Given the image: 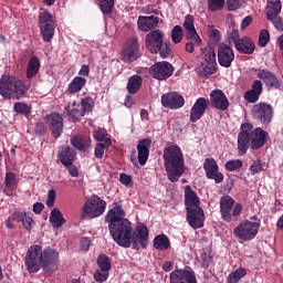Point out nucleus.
Returning <instances> with one entry per match:
<instances>
[{"mask_svg":"<svg viewBox=\"0 0 283 283\" xmlns=\"http://www.w3.org/2000/svg\"><path fill=\"white\" fill-rule=\"evenodd\" d=\"M185 205L186 209H193L200 207V197L193 191L191 186L185 187Z\"/></svg>","mask_w":283,"mask_h":283,"instance_id":"30","label":"nucleus"},{"mask_svg":"<svg viewBox=\"0 0 283 283\" xmlns=\"http://www.w3.org/2000/svg\"><path fill=\"white\" fill-rule=\"evenodd\" d=\"M146 48L151 54H160L161 59H167L171 52L169 42H165V33L160 30H153L146 35Z\"/></svg>","mask_w":283,"mask_h":283,"instance_id":"4","label":"nucleus"},{"mask_svg":"<svg viewBox=\"0 0 283 283\" xmlns=\"http://www.w3.org/2000/svg\"><path fill=\"white\" fill-rule=\"evenodd\" d=\"M234 48L239 54H253L255 52V42L250 36L237 40Z\"/></svg>","mask_w":283,"mask_h":283,"instance_id":"28","label":"nucleus"},{"mask_svg":"<svg viewBox=\"0 0 283 283\" xmlns=\"http://www.w3.org/2000/svg\"><path fill=\"white\" fill-rule=\"evenodd\" d=\"M13 109L17 112V114H22L23 116H30L32 113V108L28 106V104L21 102H17Z\"/></svg>","mask_w":283,"mask_h":283,"instance_id":"46","label":"nucleus"},{"mask_svg":"<svg viewBox=\"0 0 283 283\" xmlns=\"http://www.w3.org/2000/svg\"><path fill=\"white\" fill-rule=\"evenodd\" d=\"M71 145L78 151H87L92 147V139L85 136H74L71 138Z\"/></svg>","mask_w":283,"mask_h":283,"instance_id":"32","label":"nucleus"},{"mask_svg":"<svg viewBox=\"0 0 283 283\" xmlns=\"http://www.w3.org/2000/svg\"><path fill=\"white\" fill-rule=\"evenodd\" d=\"M250 171L252 176H255L256 174H260L264 171V164L262 160H255L251 166H250Z\"/></svg>","mask_w":283,"mask_h":283,"instance_id":"57","label":"nucleus"},{"mask_svg":"<svg viewBox=\"0 0 283 283\" xmlns=\"http://www.w3.org/2000/svg\"><path fill=\"white\" fill-rule=\"evenodd\" d=\"M63 116L70 120V123H76L78 118H83L85 116L83 114V106L81 103H67L64 107Z\"/></svg>","mask_w":283,"mask_h":283,"instance_id":"24","label":"nucleus"},{"mask_svg":"<svg viewBox=\"0 0 283 283\" xmlns=\"http://www.w3.org/2000/svg\"><path fill=\"white\" fill-rule=\"evenodd\" d=\"M41 71V60L36 55L30 57L27 64L25 76L28 80L34 78L36 74Z\"/></svg>","mask_w":283,"mask_h":283,"instance_id":"31","label":"nucleus"},{"mask_svg":"<svg viewBox=\"0 0 283 283\" xmlns=\"http://www.w3.org/2000/svg\"><path fill=\"white\" fill-rule=\"evenodd\" d=\"M229 39L232 40V43H238V41H240L242 38H240V31L238 29H232L230 32H229Z\"/></svg>","mask_w":283,"mask_h":283,"instance_id":"64","label":"nucleus"},{"mask_svg":"<svg viewBox=\"0 0 283 283\" xmlns=\"http://www.w3.org/2000/svg\"><path fill=\"white\" fill-rule=\"evenodd\" d=\"M154 247L157 251H167L171 247V242H169V237L165 234H159L154 239Z\"/></svg>","mask_w":283,"mask_h":283,"instance_id":"37","label":"nucleus"},{"mask_svg":"<svg viewBox=\"0 0 283 283\" xmlns=\"http://www.w3.org/2000/svg\"><path fill=\"white\" fill-rule=\"evenodd\" d=\"M251 115L254 120H260L263 125H269L273 120V106L261 102L252 107Z\"/></svg>","mask_w":283,"mask_h":283,"instance_id":"13","label":"nucleus"},{"mask_svg":"<svg viewBox=\"0 0 283 283\" xmlns=\"http://www.w3.org/2000/svg\"><path fill=\"white\" fill-rule=\"evenodd\" d=\"M186 220L191 229H202L205 227V210L202 208H187Z\"/></svg>","mask_w":283,"mask_h":283,"instance_id":"16","label":"nucleus"},{"mask_svg":"<svg viewBox=\"0 0 283 283\" xmlns=\"http://www.w3.org/2000/svg\"><path fill=\"white\" fill-rule=\"evenodd\" d=\"M224 9V0H208V10L210 12H219Z\"/></svg>","mask_w":283,"mask_h":283,"instance_id":"47","label":"nucleus"},{"mask_svg":"<svg viewBox=\"0 0 283 283\" xmlns=\"http://www.w3.org/2000/svg\"><path fill=\"white\" fill-rule=\"evenodd\" d=\"M164 167L170 182H178L185 174V154L178 145H169L164 148Z\"/></svg>","mask_w":283,"mask_h":283,"instance_id":"3","label":"nucleus"},{"mask_svg":"<svg viewBox=\"0 0 283 283\" xmlns=\"http://www.w3.org/2000/svg\"><path fill=\"white\" fill-rule=\"evenodd\" d=\"M28 88H25V84L23 81L11 76L4 75L0 78V94L4 98L9 96H23Z\"/></svg>","mask_w":283,"mask_h":283,"instance_id":"5","label":"nucleus"},{"mask_svg":"<svg viewBox=\"0 0 283 283\" xmlns=\"http://www.w3.org/2000/svg\"><path fill=\"white\" fill-rule=\"evenodd\" d=\"M260 231V222H253L249 220L242 221L238 227L234 228L233 233L239 240L249 242L258 235Z\"/></svg>","mask_w":283,"mask_h":283,"instance_id":"8","label":"nucleus"},{"mask_svg":"<svg viewBox=\"0 0 283 283\" xmlns=\"http://www.w3.org/2000/svg\"><path fill=\"white\" fill-rule=\"evenodd\" d=\"M103 14H112L114 10V0H97Z\"/></svg>","mask_w":283,"mask_h":283,"instance_id":"44","label":"nucleus"},{"mask_svg":"<svg viewBox=\"0 0 283 283\" xmlns=\"http://www.w3.org/2000/svg\"><path fill=\"white\" fill-rule=\"evenodd\" d=\"M212 262H213V255H211V252H203L201 254L202 269H209V266H211Z\"/></svg>","mask_w":283,"mask_h":283,"instance_id":"55","label":"nucleus"},{"mask_svg":"<svg viewBox=\"0 0 283 283\" xmlns=\"http://www.w3.org/2000/svg\"><path fill=\"white\" fill-rule=\"evenodd\" d=\"M93 277L95 282H107V277H109V272L108 271H103V270H96L93 274Z\"/></svg>","mask_w":283,"mask_h":283,"instance_id":"54","label":"nucleus"},{"mask_svg":"<svg viewBox=\"0 0 283 283\" xmlns=\"http://www.w3.org/2000/svg\"><path fill=\"white\" fill-rule=\"evenodd\" d=\"M256 78L263 81L268 90H280L282 87V82L277 75L271 72L269 69H256Z\"/></svg>","mask_w":283,"mask_h":283,"instance_id":"15","label":"nucleus"},{"mask_svg":"<svg viewBox=\"0 0 283 283\" xmlns=\"http://www.w3.org/2000/svg\"><path fill=\"white\" fill-rule=\"evenodd\" d=\"M182 39H185V31H182V27L177 24L171 30V41L178 44L182 42Z\"/></svg>","mask_w":283,"mask_h":283,"instance_id":"43","label":"nucleus"},{"mask_svg":"<svg viewBox=\"0 0 283 283\" xmlns=\"http://www.w3.org/2000/svg\"><path fill=\"white\" fill-rule=\"evenodd\" d=\"M148 74L156 81H167L174 75V65L167 61L157 62L149 67Z\"/></svg>","mask_w":283,"mask_h":283,"instance_id":"11","label":"nucleus"},{"mask_svg":"<svg viewBox=\"0 0 283 283\" xmlns=\"http://www.w3.org/2000/svg\"><path fill=\"white\" fill-rule=\"evenodd\" d=\"M25 214H27L25 211L15 210L11 216V220L13 222H23V218H25Z\"/></svg>","mask_w":283,"mask_h":283,"instance_id":"60","label":"nucleus"},{"mask_svg":"<svg viewBox=\"0 0 283 283\" xmlns=\"http://www.w3.org/2000/svg\"><path fill=\"white\" fill-rule=\"evenodd\" d=\"M209 103L213 109L219 112H227L229 109V97L220 88L211 91Z\"/></svg>","mask_w":283,"mask_h":283,"instance_id":"18","label":"nucleus"},{"mask_svg":"<svg viewBox=\"0 0 283 283\" xmlns=\"http://www.w3.org/2000/svg\"><path fill=\"white\" fill-rule=\"evenodd\" d=\"M237 143L239 156H244L249 151V145L254 151L262 149V146L269 143V133L261 127L253 129L251 123H243L240 126Z\"/></svg>","mask_w":283,"mask_h":283,"instance_id":"2","label":"nucleus"},{"mask_svg":"<svg viewBox=\"0 0 283 283\" xmlns=\"http://www.w3.org/2000/svg\"><path fill=\"white\" fill-rule=\"evenodd\" d=\"M119 182H122V185H125V187H132L134 185V181H132V176L127 174H120Z\"/></svg>","mask_w":283,"mask_h":283,"instance_id":"61","label":"nucleus"},{"mask_svg":"<svg viewBox=\"0 0 283 283\" xmlns=\"http://www.w3.org/2000/svg\"><path fill=\"white\" fill-rule=\"evenodd\" d=\"M57 160H60L64 167L74 165V161L76 160V150L70 146L62 147L57 153Z\"/></svg>","mask_w":283,"mask_h":283,"instance_id":"29","label":"nucleus"},{"mask_svg":"<svg viewBox=\"0 0 283 283\" xmlns=\"http://www.w3.org/2000/svg\"><path fill=\"white\" fill-rule=\"evenodd\" d=\"M43 248L41 245H31L25 254L24 264L29 273H39L41 271V255Z\"/></svg>","mask_w":283,"mask_h":283,"instance_id":"9","label":"nucleus"},{"mask_svg":"<svg viewBox=\"0 0 283 283\" xmlns=\"http://www.w3.org/2000/svg\"><path fill=\"white\" fill-rule=\"evenodd\" d=\"M127 212L123 209L120 201L111 205V209L105 216L108 222V230L115 243L123 249H129L133 245L135 251L147 249L149 244V229L147 226H138L134 231L132 221L125 218Z\"/></svg>","mask_w":283,"mask_h":283,"instance_id":"1","label":"nucleus"},{"mask_svg":"<svg viewBox=\"0 0 283 283\" xmlns=\"http://www.w3.org/2000/svg\"><path fill=\"white\" fill-rule=\"evenodd\" d=\"M40 32L45 43H50L54 38V23L53 24H40Z\"/></svg>","mask_w":283,"mask_h":283,"instance_id":"38","label":"nucleus"},{"mask_svg":"<svg viewBox=\"0 0 283 283\" xmlns=\"http://www.w3.org/2000/svg\"><path fill=\"white\" fill-rule=\"evenodd\" d=\"M54 20H52V13L49 10H44L39 15V25H49L53 24Z\"/></svg>","mask_w":283,"mask_h":283,"instance_id":"48","label":"nucleus"},{"mask_svg":"<svg viewBox=\"0 0 283 283\" xmlns=\"http://www.w3.org/2000/svg\"><path fill=\"white\" fill-rule=\"evenodd\" d=\"M140 87H143V76L133 75L128 78V83L126 86L128 94H138Z\"/></svg>","mask_w":283,"mask_h":283,"instance_id":"34","label":"nucleus"},{"mask_svg":"<svg viewBox=\"0 0 283 283\" xmlns=\"http://www.w3.org/2000/svg\"><path fill=\"white\" fill-rule=\"evenodd\" d=\"M49 221L52 224L53 229H61V227L65 224V218H63V213L57 208H53L51 210Z\"/></svg>","mask_w":283,"mask_h":283,"instance_id":"35","label":"nucleus"},{"mask_svg":"<svg viewBox=\"0 0 283 283\" xmlns=\"http://www.w3.org/2000/svg\"><path fill=\"white\" fill-rule=\"evenodd\" d=\"M201 70L206 76H211V74L218 72V62H216V51L213 49L205 53Z\"/></svg>","mask_w":283,"mask_h":283,"instance_id":"23","label":"nucleus"},{"mask_svg":"<svg viewBox=\"0 0 283 283\" xmlns=\"http://www.w3.org/2000/svg\"><path fill=\"white\" fill-rule=\"evenodd\" d=\"M269 41H271V33H269V30L262 29L259 33L260 48H266V45H269Z\"/></svg>","mask_w":283,"mask_h":283,"instance_id":"49","label":"nucleus"},{"mask_svg":"<svg viewBox=\"0 0 283 283\" xmlns=\"http://www.w3.org/2000/svg\"><path fill=\"white\" fill-rule=\"evenodd\" d=\"M161 105L165 109H181L185 107V97L176 92L165 93L161 95Z\"/></svg>","mask_w":283,"mask_h":283,"instance_id":"19","label":"nucleus"},{"mask_svg":"<svg viewBox=\"0 0 283 283\" xmlns=\"http://www.w3.org/2000/svg\"><path fill=\"white\" fill-rule=\"evenodd\" d=\"M196 283V272L187 266L185 270H175L170 273V283Z\"/></svg>","mask_w":283,"mask_h":283,"instance_id":"22","label":"nucleus"},{"mask_svg":"<svg viewBox=\"0 0 283 283\" xmlns=\"http://www.w3.org/2000/svg\"><path fill=\"white\" fill-rule=\"evenodd\" d=\"M160 19L156 15H139L137 20V28L142 32H153L158 28Z\"/></svg>","mask_w":283,"mask_h":283,"instance_id":"25","label":"nucleus"},{"mask_svg":"<svg viewBox=\"0 0 283 283\" xmlns=\"http://www.w3.org/2000/svg\"><path fill=\"white\" fill-rule=\"evenodd\" d=\"M86 84L87 78L75 76L69 84L67 92L69 94H78V92H81V90H83Z\"/></svg>","mask_w":283,"mask_h":283,"instance_id":"36","label":"nucleus"},{"mask_svg":"<svg viewBox=\"0 0 283 283\" xmlns=\"http://www.w3.org/2000/svg\"><path fill=\"white\" fill-rule=\"evenodd\" d=\"M243 98L247 103H258V101H260V94L249 90L244 93Z\"/></svg>","mask_w":283,"mask_h":283,"instance_id":"56","label":"nucleus"},{"mask_svg":"<svg viewBox=\"0 0 283 283\" xmlns=\"http://www.w3.org/2000/svg\"><path fill=\"white\" fill-rule=\"evenodd\" d=\"M245 275H247V270L243 268H239L229 274L227 279V283H238L240 282V279L244 277Z\"/></svg>","mask_w":283,"mask_h":283,"instance_id":"42","label":"nucleus"},{"mask_svg":"<svg viewBox=\"0 0 283 283\" xmlns=\"http://www.w3.org/2000/svg\"><path fill=\"white\" fill-rule=\"evenodd\" d=\"M105 209H107V201L103 200L98 195H93L84 203L82 220H85V216L92 219L98 218L105 213Z\"/></svg>","mask_w":283,"mask_h":283,"instance_id":"7","label":"nucleus"},{"mask_svg":"<svg viewBox=\"0 0 283 283\" xmlns=\"http://www.w3.org/2000/svg\"><path fill=\"white\" fill-rule=\"evenodd\" d=\"M203 169L206 171V178L208 180H214L217 185L224 182V175L220 172V166L213 158H206L203 163Z\"/></svg>","mask_w":283,"mask_h":283,"instance_id":"14","label":"nucleus"},{"mask_svg":"<svg viewBox=\"0 0 283 283\" xmlns=\"http://www.w3.org/2000/svg\"><path fill=\"white\" fill-rule=\"evenodd\" d=\"M251 91L252 92H255L256 94H259L260 96H262V92L264 90V85L262 84V80H255L253 83H252V86H251Z\"/></svg>","mask_w":283,"mask_h":283,"instance_id":"58","label":"nucleus"},{"mask_svg":"<svg viewBox=\"0 0 283 283\" xmlns=\"http://www.w3.org/2000/svg\"><path fill=\"white\" fill-rule=\"evenodd\" d=\"M32 224H34V219L27 213L25 218L22 220V227H24L27 231H32Z\"/></svg>","mask_w":283,"mask_h":283,"instance_id":"59","label":"nucleus"},{"mask_svg":"<svg viewBox=\"0 0 283 283\" xmlns=\"http://www.w3.org/2000/svg\"><path fill=\"white\" fill-rule=\"evenodd\" d=\"M218 63L221 67H231L233 61H235V53L231 45L221 43L218 45Z\"/></svg>","mask_w":283,"mask_h":283,"instance_id":"17","label":"nucleus"},{"mask_svg":"<svg viewBox=\"0 0 283 283\" xmlns=\"http://www.w3.org/2000/svg\"><path fill=\"white\" fill-rule=\"evenodd\" d=\"M210 102L205 97H199L196 99L195 104L190 108V123H198L207 109H209Z\"/></svg>","mask_w":283,"mask_h":283,"instance_id":"21","label":"nucleus"},{"mask_svg":"<svg viewBox=\"0 0 283 283\" xmlns=\"http://www.w3.org/2000/svg\"><path fill=\"white\" fill-rule=\"evenodd\" d=\"M45 120L53 138H61V134H63V115L52 112L46 115Z\"/></svg>","mask_w":283,"mask_h":283,"instance_id":"20","label":"nucleus"},{"mask_svg":"<svg viewBox=\"0 0 283 283\" xmlns=\"http://www.w3.org/2000/svg\"><path fill=\"white\" fill-rule=\"evenodd\" d=\"M80 107H82L83 115L85 116L86 112H92L94 108V101L91 97L83 98Z\"/></svg>","mask_w":283,"mask_h":283,"instance_id":"51","label":"nucleus"},{"mask_svg":"<svg viewBox=\"0 0 283 283\" xmlns=\"http://www.w3.org/2000/svg\"><path fill=\"white\" fill-rule=\"evenodd\" d=\"M112 147V139H106V144L97 143L94 148V156L98 160H103L105 156V149H109Z\"/></svg>","mask_w":283,"mask_h":283,"instance_id":"39","label":"nucleus"},{"mask_svg":"<svg viewBox=\"0 0 283 283\" xmlns=\"http://www.w3.org/2000/svg\"><path fill=\"white\" fill-rule=\"evenodd\" d=\"M139 56L140 43L138 42V36L128 39L120 52V61L123 63H134V61H138Z\"/></svg>","mask_w":283,"mask_h":283,"instance_id":"10","label":"nucleus"},{"mask_svg":"<svg viewBox=\"0 0 283 283\" xmlns=\"http://www.w3.org/2000/svg\"><path fill=\"white\" fill-rule=\"evenodd\" d=\"M282 12V1L281 0H268L265 17L266 19L271 17H280Z\"/></svg>","mask_w":283,"mask_h":283,"instance_id":"33","label":"nucleus"},{"mask_svg":"<svg viewBox=\"0 0 283 283\" xmlns=\"http://www.w3.org/2000/svg\"><path fill=\"white\" fill-rule=\"evenodd\" d=\"M244 163L240 159H232L226 163L227 171H238V169H242Z\"/></svg>","mask_w":283,"mask_h":283,"instance_id":"50","label":"nucleus"},{"mask_svg":"<svg viewBox=\"0 0 283 283\" xmlns=\"http://www.w3.org/2000/svg\"><path fill=\"white\" fill-rule=\"evenodd\" d=\"M59 266V251L52 248L42 250L40 259V268L44 273H50L53 269Z\"/></svg>","mask_w":283,"mask_h":283,"instance_id":"12","label":"nucleus"},{"mask_svg":"<svg viewBox=\"0 0 283 283\" xmlns=\"http://www.w3.org/2000/svg\"><path fill=\"white\" fill-rule=\"evenodd\" d=\"M97 266L101 271H111L112 269V261L107 254H99L97 256Z\"/></svg>","mask_w":283,"mask_h":283,"instance_id":"41","label":"nucleus"},{"mask_svg":"<svg viewBox=\"0 0 283 283\" xmlns=\"http://www.w3.org/2000/svg\"><path fill=\"white\" fill-rule=\"evenodd\" d=\"M279 32H283V19L280 15L266 18Z\"/></svg>","mask_w":283,"mask_h":283,"instance_id":"52","label":"nucleus"},{"mask_svg":"<svg viewBox=\"0 0 283 283\" xmlns=\"http://www.w3.org/2000/svg\"><path fill=\"white\" fill-rule=\"evenodd\" d=\"M184 28L186 30V39L188 41H195L197 45H200L202 43V39H200V35L198 34V31H196V27L193 25V15H186L184 21Z\"/></svg>","mask_w":283,"mask_h":283,"instance_id":"26","label":"nucleus"},{"mask_svg":"<svg viewBox=\"0 0 283 283\" xmlns=\"http://www.w3.org/2000/svg\"><path fill=\"white\" fill-rule=\"evenodd\" d=\"M244 207L242 203L237 202L231 196L227 195L220 199V213L224 222H233L242 216V210Z\"/></svg>","mask_w":283,"mask_h":283,"instance_id":"6","label":"nucleus"},{"mask_svg":"<svg viewBox=\"0 0 283 283\" xmlns=\"http://www.w3.org/2000/svg\"><path fill=\"white\" fill-rule=\"evenodd\" d=\"M151 147V139L145 138L138 142L137 151H138V163L142 167L147 165V160H149V149Z\"/></svg>","mask_w":283,"mask_h":283,"instance_id":"27","label":"nucleus"},{"mask_svg":"<svg viewBox=\"0 0 283 283\" xmlns=\"http://www.w3.org/2000/svg\"><path fill=\"white\" fill-rule=\"evenodd\" d=\"M227 6L229 12H235V10H240L244 6V0H227Z\"/></svg>","mask_w":283,"mask_h":283,"instance_id":"53","label":"nucleus"},{"mask_svg":"<svg viewBox=\"0 0 283 283\" xmlns=\"http://www.w3.org/2000/svg\"><path fill=\"white\" fill-rule=\"evenodd\" d=\"M93 138H95L97 143H104V144H106L107 140H112V138H109V134H107V130L103 128H98L94 130Z\"/></svg>","mask_w":283,"mask_h":283,"instance_id":"45","label":"nucleus"},{"mask_svg":"<svg viewBox=\"0 0 283 283\" xmlns=\"http://www.w3.org/2000/svg\"><path fill=\"white\" fill-rule=\"evenodd\" d=\"M17 175L14 172H7L4 178V187L7 191H14L17 189Z\"/></svg>","mask_w":283,"mask_h":283,"instance_id":"40","label":"nucleus"},{"mask_svg":"<svg viewBox=\"0 0 283 283\" xmlns=\"http://www.w3.org/2000/svg\"><path fill=\"white\" fill-rule=\"evenodd\" d=\"M54 200H56V192L51 189L48 193L46 207H54Z\"/></svg>","mask_w":283,"mask_h":283,"instance_id":"63","label":"nucleus"},{"mask_svg":"<svg viewBox=\"0 0 283 283\" xmlns=\"http://www.w3.org/2000/svg\"><path fill=\"white\" fill-rule=\"evenodd\" d=\"M34 132H35V134H38V136H43V134H45V132H48V128L45 127V123L38 122L35 124Z\"/></svg>","mask_w":283,"mask_h":283,"instance_id":"62","label":"nucleus"}]
</instances>
